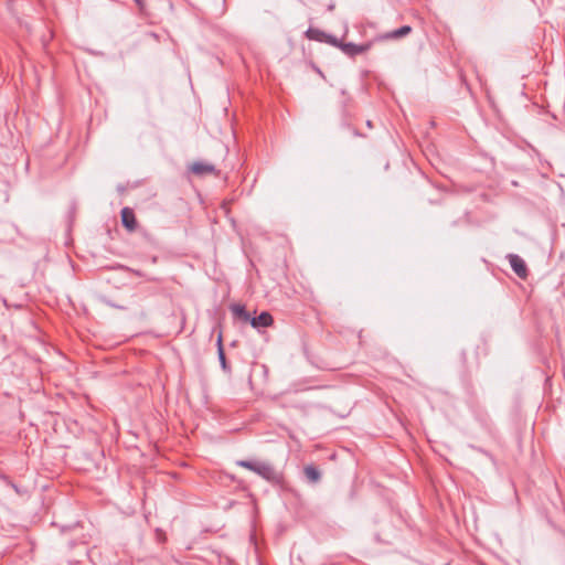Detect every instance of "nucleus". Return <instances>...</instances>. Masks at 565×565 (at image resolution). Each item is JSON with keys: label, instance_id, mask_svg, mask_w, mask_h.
<instances>
[{"label": "nucleus", "instance_id": "2", "mask_svg": "<svg viewBox=\"0 0 565 565\" xmlns=\"http://www.w3.org/2000/svg\"><path fill=\"white\" fill-rule=\"evenodd\" d=\"M373 42H366L362 44L345 43L341 45V51L349 57H355L356 55L367 52L372 47Z\"/></svg>", "mask_w": 565, "mask_h": 565}, {"label": "nucleus", "instance_id": "9", "mask_svg": "<svg viewBox=\"0 0 565 565\" xmlns=\"http://www.w3.org/2000/svg\"><path fill=\"white\" fill-rule=\"evenodd\" d=\"M231 311L234 315V317H236L237 319H239L244 322H250L252 317H250L249 312L246 310L245 306L233 305L231 307Z\"/></svg>", "mask_w": 565, "mask_h": 565}, {"label": "nucleus", "instance_id": "13", "mask_svg": "<svg viewBox=\"0 0 565 565\" xmlns=\"http://www.w3.org/2000/svg\"><path fill=\"white\" fill-rule=\"evenodd\" d=\"M140 1H141V0H136V2H137L138 4H140Z\"/></svg>", "mask_w": 565, "mask_h": 565}, {"label": "nucleus", "instance_id": "1", "mask_svg": "<svg viewBox=\"0 0 565 565\" xmlns=\"http://www.w3.org/2000/svg\"><path fill=\"white\" fill-rule=\"evenodd\" d=\"M236 465L257 473L259 477L269 482H279L280 480V475L269 462L238 460L236 461Z\"/></svg>", "mask_w": 565, "mask_h": 565}, {"label": "nucleus", "instance_id": "10", "mask_svg": "<svg viewBox=\"0 0 565 565\" xmlns=\"http://www.w3.org/2000/svg\"><path fill=\"white\" fill-rule=\"evenodd\" d=\"M303 472L306 478L313 483L318 482L321 478L320 471L315 466L305 467Z\"/></svg>", "mask_w": 565, "mask_h": 565}, {"label": "nucleus", "instance_id": "3", "mask_svg": "<svg viewBox=\"0 0 565 565\" xmlns=\"http://www.w3.org/2000/svg\"><path fill=\"white\" fill-rule=\"evenodd\" d=\"M412 31H413L412 26L403 25L396 30L376 35L374 41L382 42V41L399 40L402 38L407 36L408 34H411Z\"/></svg>", "mask_w": 565, "mask_h": 565}, {"label": "nucleus", "instance_id": "6", "mask_svg": "<svg viewBox=\"0 0 565 565\" xmlns=\"http://www.w3.org/2000/svg\"><path fill=\"white\" fill-rule=\"evenodd\" d=\"M121 223L129 231L134 232L137 228V220L132 209L126 206L121 210Z\"/></svg>", "mask_w": 565, "mask_h": 565}, {"label": "nucleus", "instance_id": "5", "mask_svg": "<svg viewBox=\"0 0 565 565\" xmlns=\"http://www.w3.org/2000/svg\"><path fill=\"white\" fill-rule=\"evenodd\" d=\"M307 36L309 39H313V40H321V38H326V42L329 43L330 45L334 46V47H338L341 50V45L343 44L342 41H340L339 39H337L335 36L333 35H326L323 32L319 31V30H312V29H309L307 31Z\"/></svg>", "mask_w": 565, "mask_h": 565}, {"label": "nucleus", "instance_id": "8", "mask_svg": "<svg viewBox=\"0 0 565 565\" xmlns=\"http://www.w3.org/2000/svg\"><path fill=\"white\" fill-rule=\"evenodd\" d=\"M191 171L196 175L212 174L215 172V167L211 163L199 161L191 166Z\"/></svg>", "mask_w": 565, "mask_h": 565}, {"label": "nucleus", "instance_id": "7", "mask_svg": "<svg viewBox=\"0 0 565 565\" xmlns=\"http://www.w3.org/2000/svg\"><path fill=\"white\" fill-rule=\"evenodd\" d=\"M253 328H260V327H270L274 323V319L271 315L267 311L262 312L258 317H254L250 319V322Z\"/></svg>", "mask_w": 565, "mask_h": 565}, {"label": "nucleus", "instance_id": "11", "mask_svg": "<svg viewBox=\"0 0 565 565\" xmlns=\"http://www.w3.org/2000/svg\"><path fill=\"white\" fill-rule=\"evenodd\" d=\"M217 354H218V360H220L223 371L231 372V367L228 366L226 358H225L224 349H221V351L217 352Z\"/></svg>", "mask_w": 565, "mask_h": 565}, {"label": "nucleus", "instance_id": "4", "mask_svg": "<svg viewBox=\"0 0 565 565\" xmlns=\"http://www.w3.org/2000/svg\"><path fill=\"white\" fill-rule=\"evenodd\" d=\"M509 259V263L513 269V271L520 277V278H526L527 276V267L525 262L516 254H509L507 256Z\"/></svg>", "mask_w": 565, "mask_h": 565}, {"label": "nucleus", "instance_id": "12", "mask_svg": "<svg viewBox=\"0 0 565 565\" xmlns=\"http://www.w3.org/2000/svg\"><path fill=\"white\" fill-rule=\"evenodd\" d=\"M216 347H217V352H220L221 349H224L223 348V334H222V331H220L218 334H217Z\"/></svg>", "mask_w": 565, "mask_h": 565}]
</instances>
